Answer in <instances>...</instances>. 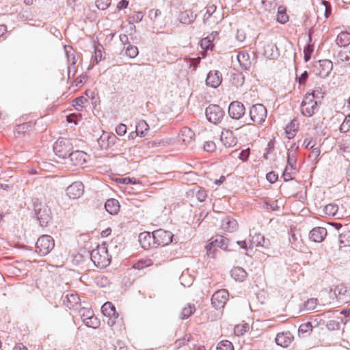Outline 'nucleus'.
Listing matches in <instances>:
<instances>
[{"instance_id": "obj_7", "label": "nucleus", "mask_w": 350, "mask_h": 350, "mask_svg": "<svg viewBox=\"0 0 350 350\" xmlns=\"http://www.w3.org/2000/svg\"><path fill=\"white\" fill-rule=\"evenodd\" d=\"M267 109L262 104L253 105L250 109V118L252 121L261 124L267 118Z\"/></svg>"}, {"instance_id": "obj_40", "label": "nucleus", "mask_w": 350, "mask_h": 350, "mask_svg": "<svg viewBox=\"0 0 350 350\" xmlns=\"http://www.w3.org/2000/svg\"><path fill=\"white\" fill-rule=\"evenodd\" d=\"M338 241L344 246L350 245V231L347 230L342 232L338 237Z\"/></svg>"}, {"instance_id": "obj_44", "label": "nucleus", "mask_w": 350, "mask_h": 350, "mask_svg": "<svg viewBox=\"0 0 350 350\" xmlns=\"http://www.w3.org/2000/svg\"><path fill=\"white\" fill-rule=\"evenodd\" d=\"M338 62L350 64V51H340L338 54Z\"/></svg>"}, {"instance_id": "obj_56", "label": "nucleus", "mask_w": 350, "mask_h": 350, "mask_svg": "<svg viewBox=\"0 0 350 350\" xmlns=\"http://www.w3.org/2000/svg\"><path fill=\"white\" fill-rule=\"evenodd\" d=\"M80 314L83 322L88 320L89 318L94 315V312L92 310L87 309L85 308H83L80 310Z\"/></svg>"}, {"instance_id": "obj_46", "label": "nucleus", "mask_w": 350, "mask_h": 350, "mask_svg": "<svg viewBox=\"0 0 350 350\" xmlns=\"http://www.w3.org/2000/svg\"><path fill=\"white\" fill-rule=\"evenodd\" d=\"M84 324L89 327L97 328L100 325V320L94 316H92L88 320L85 321Z\"/></svg>"}, {"instance_id": "obj_42", "label": "nucleus", "mask_w": 350, "mask_h": 350, "mask_svg": "<svg viewBox=\"0 0 350 350\" xmlns=\"http://www.w3.org/2000/svg\"><path fill=\"white\" fill-rule=\"evenodd\" d=\"M65 52H66V55L68 58V62L70 64L75 65L77 62V59H76L74 53H72L73 52L72 47L70 46H65Z\"/></svg>"}, {"instance_id": "obj_33", "label": "nucleus", "mask_w": 350, "mask_h": 350, "mask_svg": "<svg viewBox=\"0 0 350 350\" xmlns=\"http://www.w3.org/2000/svg\"><path fill=\"white\" fill-rule=\"evenodd\" d=\"M196 310L195 306L193 304H189L186 307L183 308L180 315V319H188Z\"/></svg>"}, {"instance_id": "obj_36", "label": "nucleus", "mask_w": 350, "mask_h": 350, "mask_svg": "<svg viewBox=\"0 0 350 350\" xmlns=\"http://www.w3.org/2000/svg\"><path fill=\"white\" fill-rule=\"evenodd\" d=\"M319 10L323 12L325 18H327L332 14V6L328 1L325 0L321 1L320 7L318 8Z\"/></svg>"}, {"instance_id": "obj_18", "label": "nucleus", "mask_w": 350, "mask_h": 350, "mask_svg": "<svg viewBox=\"0 0 350 350\" xmlns=\"http://www.w3.org/2000/svg\"><path fill=\"white\" fill-rule=\"evenodd\" d=\"M221 228L226 232H233L238 229V223L233 217L227 216L221 221Z\"/></svg>"}, {"instance_id": "obj_58", "label": "nucleus", "mask_w": 350, "mask_h": 350, "mask_svg": "<svg viewBox=\"0 0 350 350\" xmlns=\"http://www.w3.org/2000/svg\"><path fill=\"white\" fill-rule=\"evenodd\" d=\"M312 329V326L310 322H306L300 325L299 327V333L305 334L308 333Z\"/></svg>"}, {"instance_id": "obj_14", "label": "nucleus", "mask_w": 350, "mask_h": 350, "mask_svg": "<svg viewBox=\"0 0 350 350\" xmlns=\"http://www.w3.org/2000/svg\"><path fill=\"white\" fill-rule=\"evenodd\" d=\"M84 191L83 184L80 181L72 183L66 189L67 196L72 199L79 198Z\"/></svg>"}, {"instance_id": "obj_45", "label": "nucleus", "mask_w": 350, "mask_h": 350, "mask_svg": "<svg viewBox=\"0 0 350 350\" xmlns=\"http://www.w3.org/2000/svg\"><path fill=\"white\" fill-rule=\"evenodd\" d=\"M277 21L281 24H284L288 21V16L286 11L284 9H282L281 7L278 8Z\"/></svg>"}, {"instance_id": "obj_52", "label": "nucleus", "mask_w": 350, "mask_h": 350, "mask_svg": "<svg viewBox=\"0 0 350 350\" xmlns=\"http://www.w3.org/2000/svg\"><path fill=\"white\" fill-rule=\"evenodd\" d=\"M191 338L190 334L185 335L183 338L176 340L174 342V349H178L186 344V341H189Z\"/></svg>"}, {"instance_id": "obj_2", "label": "nucleus", "mask_w": 350, "mask_h": 350, "mask_svg": "<svg viewBox=\"0 0 350 350\" xmlns=\"http://www.w3.org/2000/svg\"><path fill=\"white\" fill-rule=\"evenodd\" d=\"M316 91L306 94L301 105V113L306 117H312L313 114L318 110V101L315 100Z\"/></svg>"}, {"instance_id": "obj_62", "label": "nucleus", "mask_w": 350, "mask_h": 350, "mask_svg": "<svg viewBox=\"0 0 350 350\" xmlns=\"http://www.w3.org/2000/svg\"><path fill=\"white\" fill-rule=\"evenodd\" d=\"M206 250L208 256L213 258L215 256V251L216 250V247L215 246V245H213V241H211L209 244H208L206 246Z\"/></svg>"}, {"instance_id": "obj_17", "label": "nucleus", "mask_w": 350, "mask_h": 350, "mask_svg": "<svg viewBox=\"0 0 350 350\" xmlns=\"http://www.w3.org/2000/svg\"><path fill=\"white\" fill-rule=\"evenodd\" d=\"M327 234L325 228L315 227L310 232V239L314 242L320 243L325 239Z\"/></svg>"}, {"instance_id": "obj_53", "label": "nucleus", "mask_w": 350, "mask_h": 350, "mask_svg": "<svg viewBox=\"0 0 350 350\" xmlns=\"http://www.w3.org/2000/svg\"><path fill=\"white\" fill-rule=\"evenodd\" d=\"M217 350H234V347L231 342L224 340L218 344Z\"/></svg>"}, {"instance_id": "obj_27", "label": "nucleus", "mask_w": 350, "mask_h": 350, "mask_svg": "<svg viewBox=\"0 0 350 350\" xmlns=\"http://www.w3.org/2000/svg\"><path fill=\"white\" fill-rule=\"evenodd\" d=\"M105 208L111 215L116 214L120 208L119 202L113 198L109 199L105 204Z\"/></svg>"}, {"instance_id": "obj_9", "label": "nucleus", "mask_w": 350, "mask_h": 350, "mask_svg": "<svg viewBox=\"0 0 350 350\" xmlns=\"http://www.w3.org/2000/svg\"><path fill=\"white\" fill-rule=\"evenodd\" d=\"M156 247L159 245H167L173 241L174 234L163 229L154 231Z\"/></svg>"}, {"instance_id": "obj_12", "label": "nucleus", "mask_w": 350, "mask_h": 350, "mask_svg": "<svg viewBox=\"0 0 350 350\" xmlns=\"http://www.w3.org/2000/svg\"><path fill=\"white\" fill-rule=\"evenodd\" d=\"M118 139L115 134L103 132L97 142L102 150H108L115 144Z\"/></svg>"}, {"instance_id": "obj_15", "label": "nucleus", "mask_w": 350, "mask_h": 350, "mask_svg": "<svg viewBox=\"0 0 350 350\" xmlns=\"http://www.w3.org/2000/svg\"><path fill=\"white\" fill-rule=\"evenodd\" d=\"M222 81L221 73L218 70H211L207 75L206 84L214 88H217Z\"/></svg>"}, {"instance_id": "obj_48", "label": "nucleus", "mask_w": 350, "mask_h": 350, "mask_svg": "<svg viewBox=\"0 0 350 350\" xmlns=\"http://www.w3.org/2000/svg\"><path fill=\"white\" fill-rule=\"evenodd\" d=\"M125 53L130 58H135L139 53L138 49L136 46L129 44L126 49Z\"/></svg>"}, {"instance_id": "obj_47", "label": "nucleus", "mask_w": 350, "mask_h": 350, "mask_svg": "<svg viewBox=\"0 0 350 350\" xmlns=\"http://www.w3.org/2000/svg\"><path fill=\"white\" fill-rule=\"evenodd\" d=\"M217 6L215 4H208L206 7V13L203 17V22L206 23L210 16L216 11Z\"/></svg>"}, {"instance_id": "obj_5", "label": "nucleus", "mask_w": 350, "mask_h": 350, "mask_svg": "<svg viewBox=\"0 0 350 350\" xmlns=\"http://www.w3.org/2000/svg\"><path fill=\"white\" fill-rule=\"evenodd\" d=\"M34 212L41 226H46L51 219V211L46 204H34Z\"/></svg>"}, {"instance_id": "obj_59", "label": "nucleus", "mask_w": 350, "mask_h": 350, "mask_svg": "<svg viewBox=\"0 0 350 350\" xmlns=\"http://www.w3.org/2000/svg\"><path fill=\"white\" fill-rule=\"evenodd\" d=\"M216 149V145L213 141L205 142L204 144V150L208 152H213Z\"/></svg>"}, {"instance_id": "obj_10", "label": "nucleus", "mask_w": 350, "mask_h": 350, "mask_svg": "<svg viewBox=\"0 0 350 350\" xmlns=\"http://www.w3.org/2000/svg\"><path fill=\"white\" fill-rule=\"evenodd\" d=\"M229 293L226 289H221L216 291L212 296L211 304L216 309L224 307L228 299Z\"/></svg>"}, {"instance_id": "obj_23", "label": "nucleus", "mask_w": 350, "mask_h": 350, "mask_svg": "<svg viewBox=\"0 0 350 350\" xmlns=\"http://www.w3.org/2000/svg\"><path fill=\"white\" fill-rule=\"evenodd\" d=\"M275 343L282 347H287L291 343V334L289 332L278 334Z\"/></svg>"}, {"instance_id": "obj_32", "label": "nucleus", "mask_w": 350, "mask_h": 350, "mask_svg": "<svg viewBox=\"0 0 350 350\" xmlns=\"http://www.w3.org/2000/svg\"><path fill=\"white\" fill-rule=\"evenodd\" d=\"M212 241L216 247H219L224 250H227L228 248L229 240L223 236H217Z\"/></svg>"}, {"instance_id": "obj_30", "label": "nucleus", "mask_w": 350, "mask_h": 350, "mask_svg": "<svg viewBox=\"0 0 350 350\" xmlns=\"http://www.w3.org/2000/svg\"><path fill=\"white\" fill-rule=\"evenodd\" d=\"M31 128V122H25L18 124L14 129V134L16 137H20L25 135V133L29 131Z\"/></svg>"}, {"instance_id": "obj_51", "label": "nucleus", "mask_w": 350, "mask_h": 350, "mask_svg": "<svg viewBox=\"0 0 350 350\" xmlns=\"http://www.w3.org/2000/svg\"><path fill=\"white\" fill-rule=\"evenodd\" d=\"M295 174V170H291V167L288 165H286L283 174H282V178L285 182H287L288 180H291L293 178V176Z\"/></svg>"}, {"instance_id": "obj_28", "label": "nucleus", "mask_w": 350, "mask_h": 350, "mask_svg": "<svg viewBox=\"0 0 350 350\" xmlns=\"http://www.w3.org/2000/svg\"><path fill=\"white\" fill-rule=\"evenodd\" d=\"M251 244L255 246L267 247L269 245V241L266 240L262 234L258 233L252 237Z\"/></svg>"}, {"instance_id": "obj_25", "label": "nucleus", "mask_w": 350, "mask_h": 350, "mask_svg": "<svg viewBox=\"0 0 350 350\" xmlns=\"http://www.w3.org/2000/svg\"><path fill=\"white\" fill-rule=\"evenodd\" d=\"M196 18V14L193 13V12L191 10H185L182 12L179 15V21L181 23L183 24H191L192 23Z\"/></svg>"}, {"instance_id": "obj_21", "label": "nucleus", "mask_w": 350, "mask_h": 350, "mask_svg": "<svg viewBox=\"0 0 350 350\" xmlns=\"http://www.w3.org/2000/svg\"><path fill=\"white\" fill-rule=\"evenodd\" d=\"M237 60L240 66L243 70H250L252 62L250 60V55L244 51L239 52L237 56Z\"/></svg>"}, {"instance_id": "obj_35", "label": "nucleus", "mask_w": 350, "mask_h": 350, "mask_svg": "<svg viewBox=\"0 0 350 350\" xmlns=\"http://www.w3.org/2000/svg\"><path fill=\"white\" fill-rule=\"evenodd\" d=\"M148 129L149 126L144 120L139 121L135 126V130L141 137L146 135V133Z\"/></svg>"}, {"instance_id": "obj_26", "label": "nucleus", "mask_w": 350, "mask_h": 350, "mask_svg": "<svg viewBox=\"0 0 350 350\" xmlns=\"http://www.w3.org/2000/svg\"><path fill=\"white\" fill-rule=\"evenodd\" d=\"M194 136L195 134L190 128L185 126L181 129L180 138L185 144L191 143Z\"/></svg>"}, {"instance_id": "obj_64", "label": "nucleus", "mask_w": 350, "mask_h": 350, "mask_svg": "<svg viewBox=\"0 0 350 350\" xmlns=\"http://www.w3.org/2000/svg\"><path fill=\"white\" fill-rule=\"evenodd\" d=\"M266 178L269 183H274L278 178V174L272 171L267 174Z\"/></svg>"}, {"instance_id": "obj_24", "label": "nucleus", "mask_w": 350, "mask_h": 350, "mask_svg": "<svg viewBox=\"0 0 350 350\" xmlns=\"http://www.w3.org/2000/svg\"><path fill=\"white\" fill-rule=\"evenodd\" d=\"M101 311L105 316L114 318L118 317V313L116 312L113 304L111 302L107 301L101 307Z\"/></svg>"}, {"instance_id": "obj_55", "label": "nucleus", "mask_w": 350, "mask_h": 350, "mask_svg": "<svg viewBox=\"0 0 350 350\" xmlns=\"http://www.w3.org/2000/svg\"><path fill=\"white\" fill-rule=\"evenodd\" d=\"M297 129H295V124L291 122L286 127V133L288 138L291 139L295 136Z\"/></svg>"}, {"instance_id": "obj_60", "label": "nucleus", "mask_w": 350, "mask_h": 350, "mask_svg": "<svg viewBox=\"0 0 350 350\" xmlns=\"http://www.w3.org/2000/svg\"><path fill=\"white\" fill-rule=\"evenodd\" d=\"M248 327V324H245L243 325H237L234 327V333L237 336H241L247 331Z\"/></svg>"}, {"instance_id": "obj_43", "label": "nucleus", "mask_w": 350, "mask_h": 350, "mask_svg": "<svg viewBox=\"0 0 350 350\" xmlns=\"http://www.w3.org/2000/svg\"><path fill=\"white\" fill-rule=\"evenodd\" d=\"M297 165V154L288 152L287 165L291 167V170H295Z\"/></svg>"}, {"instance_id": "obj_50", "label": "nucleus", "mask_w": 350, "mask_h": 350, "mask_svg": "<svg viewBox=\"0 0 350 350\" xmlns=\"http://www.w3.org/2000/svg\"><path fill=\"white\" fill-rule=\"evenodd\" d=\"M338 209V206L334 204H329L324 208V212L327 215L334 216Z\"/></svg>"}, {"instance_id": "obj_38", "label": "nucleus", "mask_w": 350, "mask_h": 350, "mask_svg": "<svg viewBox=\"0 0 350 350\" xmlns=\"http://www.w3.org/2000/svg\"><path fill=\"white\" fill-rule=\"evenodd\" d=\"M88 102V98L83 96H79L72 100V106L79 111L82 110L83 105Z\"/></svg>"}, {"instance_id": "obj_31", "label": "nucleus", "mask_w": 350, "mask_h": 350, "mask_svg": "<svg viewBox=\"0 0 350 350\" xmlns=\"http://www.w3.org/2000/svg\"><path fill=\"white\" fill-rule=\"evenodd\" d=\"M66 306L70 309L74 308L77 305L80 304V298L77 294H68L66 295Z\"/></svg>"}, {"instance_id": "obj_13", "label": "nucleus", "mask_w": 350, "mask_h": 350, "mask_svg": "<svg viewBox=\"0 0 350 350\" xmlns=\"http://www.w3.org/2000/svg\"><path fill=\"white\" fill-rule=\"evenodd\" d=\"M138 241L142 248L147 250L151 247H156L154 231L150 233L144 232L139 234Z\"/></svg>"}, {"instance_id": "obj_1", "label": "nucleus", "mask_w": 350, "mask_h": 350, "mask_svg": "<svg viewBox=\"0 0 350 350\" xmlns=\"http://www.w3.org/2000/svg\"><path fill=\"white\" fill-rule=\"evenodd\" d=\"M90 258L95 266L103 269L107 267L111 262V257L108 254L106 243L98 245L90 252Z\"/></svg>"}, {"instance_id": "obj_11", "label": "nucleus", "mask_w": 350, "mask_h": 350, "mask_svg": "<svg viewBox=\"0 0 350 350\" xmlns=\"http://www.w3.org/2000/svg\"><path fill=\"white\" fill-rule=\"evenodd\" d=\"M245 113L244 105L239 101H232L228 106L229 116L234 120H240Z\"/></svg>"}, {"instance_id": "obj_19", "label": "nucleus", "mask_w": 350, "mask_h": 350, "mask_svg": "<svg viewBox=\"0 0 350 350\" xmlns=\"http://www.w3.org/2000/svg\"><path fill=\"white\" fill-rule=\"evenodd\" d=\"M221 141L227 148L233 147L237 143V139L234 137L233 133L230 130H226L221 133Z\"/></svg>"}, {"instance_id": "obj_6", "label": "nucleus", "mask_w": 350, "mask_h": 350, "mask_svg": "<svg viewBox=\"0 0 350 350\" xmlns=\"http://www.w3.org/2000/svg\"><path fill=\"white\" fill-rule=\"evenodd\" d=\"M205 115L209 122L217 124L223 119L225 112L220 106L210 105L205 110Z\"/></svg>"}, {"instance_id": "obj_20", "label": "nucleus", "mask_w": 350, "mask_h": 350, "mask_svg": "<svg viewBox=\"0 0 350 350\" xmlns=\"http://www.w3.org/2000/svg\"><path fill=\"white\" fill-rule=\"evenodd\" d=\"M263 55L269 59H275L280 56L279 50L275 44L268 43L264 46Z\"/></svg>"}, {"instance_id": "obj_49", "label": "nucleus", "mask_w": 350, "mask_h": 350, "mask_svg": "<svg viewBox=\"0 0 350 350\" xmlns=\"http://www.w3.org/2000/svg\"><path fill=\"white\" fill-rule=\"evenodd\" d=\"M318 299L316 298L308 299L304 304V310H313L317 305Z\"/></svg>"}, {"instance_id": "obj_39", "label": "nucleus", "mask_w": 350, "mask_h": 350, "mask_svg": "<svg viewBox=\"0 0 350 350\" xmlns=\"http://www.w3.org/2000/svg\"><path fill=\"white\" fill-rule=\"evenodd\" d=\"M213 38H212L210 36L202 38L200 40V43L202 49L205 51H208V50L212 49L213 47Z\"/></svg>"}, {"instance_id": "obj_37", "label": "nucleus", "mask_w": 350, "mask_h": 350, "mask_svg": "<svg viewBox=\"0 0 350 350\" xmlns=\"http://www.w3.org/2000/svg\"><path fill=\"white\" fill-rule=\"evenodd\" d=\"M245 77L241 73L233 74L231 78L232 85L237 88L242 86L244 83Z\"/></svg>"}, {"instance_id": "obj_4", "label": "nucleus", "mask_w": 350, "mask_h": 350, "mask_svg": "<svg viewBox=\"0 0 350 350\" xmlns=\"http://www.w3.org/2000/svg\"><path fill=\"white\" fill-rule=\"evenodd\" d=\"M73 149L72 144L69 139L59 138L53 145V151L55 154L64 161L66 159L70 151Z\"/></svg>"}, {"instance_id": "obj_22", "label": "nucleus", "mask_w": 350, "mask_h": 350, "mask_svg": "<svg viewBox=\"0 0 350 350\" xmlns=\"http://www.w3.org/2000/svg\"><path fill=\"white\" fill-rule=\"evenodd\" d=\"M231 277L236 281L243 282L247 276V273L244 269L241 267H235L230 271Z\"/></svg>"}, {"instance_id": "obj_8", "label": "nucleus", "mask_w": 350, "mask_h": 350, "mask_svg": "<svg viewBox=\"0 0 350 350\" xmlns=\"http://www.w3.org/2000/svg\"><path fill=\"white\" fill-rule=\"evenodd\" d=\"M86 161V154L81 150H71L64 163L70 166H80Z\"/></svg>"}, {"instance_id": "obj_29", "label": "nucleus", "mask_w": 350, "mask_h": 350, "mask_svg": "<svg viewBox=\"0 0 350 350\" xmlns=\"http://www.w3.org/2000/svg\"><path fill=\"white\" fill-rule=\"evenodd\" d=\"M336 44L339 46H347L350 44V31L340 32L336 40Z\"/></svg>"}, {"instance_id": "obj_3", "label": "nucleus", "mask_w": 350, "mask_h": 350, "mask_svg": "<svg viewBox=\"0 0 350 350\" xmlns=\"http://www.w3.org/2000/svg\"><path fill=\"white\" fill-rule=\"evenodd\" d=\"M55 241L53 238L47 234L40 237L36 243V252L40 256L47 255L54 247Z\"/></svg>"}, {"instance_id": "obj_54", "label": "nucleus", "mask_w": 350, "mask_h": 350, "mask_svg": "<svg viewBox=\"0 0 350 350\" xmlns=\"http://www.w3.org/2000/svg\"><path fill=\"white\" fill-rule=\"evenodd\" d=\"M197 191H196V197L200 202H204L205 201L207 193L206 191L204 189H202L201 187H196Z\"/></svg>"}, {"instance_id": "obj_61", "label": "nucleus", "mask_w": 350, "mask_h": 350, "mask_svg": "<svg viewBox=\"0 0 350 350\" xmlns=\"http://www.w3.org/2000/svg\"><path fill=\"white\" fill-rule=\"evenodd\" d=\"M312 52L313 48L312 46L308 45L306 47L304 48V61L306 62H308L310 59Z\"/></svg>"}, {"instance_id": "obj_34", "label": "nucleus", "mask_w": 350, "mask_h": 350, "mask_svg": "<svg viewBox=\"0 0 350 350\" xmlns=\"http://www.w3.org/2000/svg\"><path fill=\"white\" fill-rule=\"evenodd\" d=\"M320 66L323 68L322 75L326 77L332 70V62L328 59H324L319 61Z\"/></svg>"}, {"instance_id": "obj_41", "label": "nucleus", "mask_w": 350, "mask_h": 350, "mask_svg": "<svg viewBox=\"0 0 350 350\" xmlns=\"http://www.w3.org/2000/svg\"><path fill=\"white\" fill-rule=\"evenodd\" d=\"M342 321V319L340 317L338 318L337 320H330L326 323V327L329 330H338L340 329V322Z\"/></svg>"}, {"instance_id": "obj_57", "label": "nucleus", "mask_w": 350, "mask_h": 350, "mask_svg": "<svg viewBox=\"0 0 350 350\" xmlns=\"http://www.w3.org/2000/svg\"><path fill=\"white\" fill-rule=\"evenodd\" d=\"M111 3V0H97L96 1V7L101 10H105Z\"/></svg>"}, {"instance_id": "obj_63", "label": "nucleus", "mask_w": 350, "mask_h": 350, "mask_svg": "<svg viewBox=\"0 0 350 350\" xmlns=\"http://www.w3.org/2000/svg\"><path fill=\"white\" fill-rule=\"evenodd\" d=\"M321 154L319 148H313L309 154V157L314 161H317Z\"/></svg>"}, {"instance_id": "obj_16", "label": "nucleus", "mask_w": 350, "mask_h": 350, "mask_svg": "<svg viewBox=\"0 0 350 350\" xmlns=\"http://www.w3.org/2000/svg\"><path fill=\"white\" fill-rule=\"evenodd\" d=\"M334 294L336 298L342 302L350 301V295L347 287L343 284L337 285L334 289Z\"/></svg>"}]
</instances>
